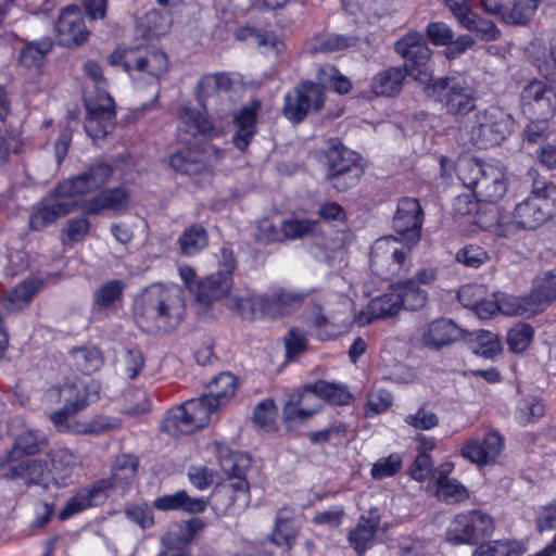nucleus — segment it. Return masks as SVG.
I'll return each instance as SVG.
<instances>
[{
  "mask_svg": "<svg viewBox=\"0 0 556 556\" xmlns=\"http://www.w3.org/2000/svg\"><path fill=\"white\" fill-rule=\"evenodd\" d=\"M435 495L446 503H459L469 498L467 488L457 479L447 477L437 478Z\"/></svg>",
  "mask_w": 556,
  "mask_h": 556,
  "instance_id": "obj_47",
  "label": "nucleus"
},
{
  "mask_svg": "<svg viewBox=\"0 0 556 556\" xmlns=\"http://www.w3.org/2000/svg\"><path fill=\"white\" fill-rule=\"evenodd\" d=\"M223 255L226 258L225 268L220 271L212 274L204 281L200 282L197 290V300L200 303L208 304L214 300H223L229 295L232 286L231 273L235 268L231 254L223 250Z\"/></svg>",
  "mask_w": 556,
  "mask_h": 556,
  "instance_id": "obj_21",
  "label": "nucleus"
},
{
  "mask_svg": "<svg viewBox=\"0 0 556 556\" xmlns=\"http://www.w3.org/2000/svg\"><path fill=\"white\" fill-rule=\"evenodd\" d=\"M545 413L544 404L536 397L522 399L515 412V419L518 424L526 426L539 420Z\"/></svg>",
  "mask_w": 556,
  "mask_h": 556,
  "instance_id": "obj_56",
  "label": "nucleus"
},
{
  "mask_svg": "<svg viewBox=\"0 0 556 556\" xmlns=\"http://www.w3.org/2000/svg\"><path fill=\"white\" fill-rule=\"evenodd\" d=\"M217 410L204 395L200 399L189 400L168 410L163 428L170 435L190 433L205 427L210 422L212 414Z\"/></svg>",
  "mask_w": 556,
  "mask_h": 556,
  "instance_id": "obj_9",
  "label": "nucleus"
},
{
  "mask_svg": "<svg viewBox=\"0 0 556 556\" xmlns=\"http://www.w3.org/2000/svg\"><path fill=\"white\" fill-rule=\"evenodd\" d=\"M168 67L167 56L157 50H142V54L136 56L135 68L140 77H146L151 83L166 72Z\"/></svg>",
  "mask_w": 556,
  "mask_h": 556,
  "instance_id": "obj_38",
  "label": "nucleus"
},
{
  "mask_svg": "<svg viewBox=\"0 0 556 556\" xmlns=\"http://www.w3.org/2000/svg\"><path fill=\"white\" fill-rule=\"evenodd\" d=\"M520 105L529 118L548 122L556 114V90L541 80H532L521 91Z\"/></svg>",
  "mask_w": 556,
  "mask_h": 556,
  "instance_id": "obj_13",
  "label": "nucleus"
},
{
  "mask_svg": "<svg viewBox=\"0 0 556 556\" xmlns=\"http://www.w3.org/2000/svg\"><path fill=\"white\" fill-rule=\"evenodd\" d=\"M207 503L203 498H192L185 491L163 495L154 501V506L161 510L182 509L190 514L205 510Z\"/></svg>",
  "mask_w": 556,
  "mask_h": 556,
  "instance_id": "obj_41",
  "label": "nucleus"
},
{
  "mask_svg": "<svg viewBox=\"0 0 556 556\" xmlns=\"http://www.w3.org/2000/svg\"><path fill=\"white\" fill-rule=\"evenodd\" d=\"M553 214H556V186L554 184L535 188L515 208V218L526 229L539 227Z\"/></svg>",
  "mask_w": 556,
  "mask_h": 556,
  "instance_id": "obj_11",
  "label": "nucleus"
},
{
  "mask_svg": "<svg viewBox=\"0 0 556 556\" xmlns=\"http://www.w3.org/2000/svg\"><path fill=\"white\" fill-rule=\"evenodd\" d=\"M260 110L261 102L254 100L235 113L236 131L232 141L237 149L244 151L255 136Z\"/></svg>",
  "mask_w": 556,
  "mask_h": 556,
  "instance_id": "obj_27",
  "label": "nucleus"
},
{
  "mask_svg": "<svg viewBox=\"0 0 556 556\" xmlns=\"http://www.w3.org/2000/svg\"><path fill=\"white\" fill-rule=\"evenodd\" d=\"M138 468V460L135 456L123 455L115 462L112 481L108 483V494L112 490H123L135 477Z\"/></svg>",
  "mask_w": 556,
  "mask_h": 556,
  "instance_id": "obj_44",
  "label": "nucleus"
},
{
  "mask_svg": "<svg viewBox=\"0 0 556 556\" xmlns=\"http://www.w3.org/2000/svg\"><path fill=\"white\" fill-rule=\"evenodd\" d=\"M224 155V151L211 147L204 151L182 149L169 157V165L177 172L193 176L203 173Z\"/></svg>",
  "mask_w": 556,
  "mask_h": 556,
  "instance_id": "obj_23",
  "label": "nucleus"
},
{
  "mask_svg": "<svg viewBox=\"0 0 556 556\" xmlns=\"http://www.w3.org/2000/svg\"><path fill=\"white\" fill-rule=\"evenodd\" d=\"M225 306L247 320L269 318L268 294H258L249 288L232 290L225 299Z\"/></svg>",
  "mask_w": 556,
  "mask_h": 556,
  "instance_id": "obj_17",
  "label": "nucleus"
},
{
  "mask_svg": "<svg viewBox=\"0 0 556 556\" xmlns=\"http://www.w3.org/2000/svg\"><path fill=\"white\" fill-rule=\"evenodd\" d=\"M475 223L483 230L492 232L495 237L502 239H514L521 230H526L519 225L515 214H501L496 207H490L477 215Z\"/></svg>",
  "mask_w": 556,
  "mask_h": 556,
  "instance_id": "obj_26",
  "label": "nucleus"
},
{
  "mask_svg": "<svg viewBox=\"0 0 556 556\" xmlns=\"http://www.w3.org/2000/svg\"><path fill=\"white\" fill-rule=\"evenodd\" d=\"M268 298L269 318H278L295 312L302 305L305 293L291 289H279L268 294Z\"/></svg>",
  "mask_w": 556,
  "mask_h": 556,
  "instance_id": "obj_37",
  "label": "nucleus"
},
{
  "mask_svg": "<svg viewBox=\"0 0 556 556\" xmlns=\"http://www.w3.org/2000/svg\"><path fill=\"white\" fill-rule=\"evenodd\" d=\"M108 496V483L102 480L89 489L80 490L71 497L64 508L60 511L59 518L65 520L87 508L101 505Z\"/></svg>",
  "mask_w": 556,
  "mask_h": 556,
  "instance_id": "obj_28",
  "label": "nucleus"
},
{
  "mask_svg": "<svg viewBox=\"0 0 556 556\" xmlns=\"http://www.w3.org/2000/svg\"><path fill=\"white\" fill-rule=\"evenodd\" d=\"M55 30L60 45L66 47L85 42L89 35L81 13L77 8H67L61 12Z\"/></svg>",
  "mask_w": 556,
  "mask_h": 556,
  "instance_id": "obj_25",
  "label": "nucleus"
},
{
  "mask_svg": "<svg viewBox=\"0 0 556 556\" xmlns=\"http://www.w3.org/2000/svg\"><path fill=\"white\" fill-rule=\"evenodd\" d=\"M125 283L118 279L102 283L93 294V306L98 309H116L123 301Z\"/></svg>",
  "mask_w": 556,
  "mask_h": 556,
  "instance_id": "obj_42",
  "label": "nucleus"
},
{
  "mask_svg": "<svg viewBox=\"0 0 556 556\" xmlns=\"http://www.w3.org/2000/svg\"><path fill=\"white\" fill-rule=\"evenodd\" d=\"M412 245L393 236L379 238L371 247V271L383 279L406 271L409 266L407 253Z\"/></svg>",
  "mask_w": 556,
  "mask_h": 556,
  "instance_id": "obj_8",
  "label": "nucleus"
},
{
  "mask_svg": "<svg viewBox=\"0 0 556 556\" xmlns=\"http://www.w3.org/2000/svg\"><path fill=\"white\" fill-rule=\"evenodd\" d=\"M404 421L416 430L429 431L439 425V417L432 410L420 407L415 413L405 416Z\"/></svg>",
  "mask_w": 556,
  "mask_h": 556,
  "instance_id": "obj_64",
  "label": "nucleus"
},
{
  "mask_svg": "<svg viewBox=\"0 0 556 556\" xmlns=\"http://www.w3.org/2000/svg\"><path fill=\"white\" fill-rule=\"evenodd\" d=\"M141 54L142 49L119 47L111 53L108 61L113 66H122L125 72L135 77V60Z\"/></svg>",
  "mask_w": 556,
  "mask_h": 556,
  "instance_id": "obj_61",
  "label": "nucleus"
},
{
  "mask_svg": "<svg viewBox=\"0 0 556 556\" xmlns=\"http://www.w3.org/2000/svg\"><path fill=\"white\" fill-rule=\"evenodd\" d=\"M184 312L182 292L175 285H152L142 291L134 305L135 320L146 331L177 327Z\"/></svg>",
  "mask_w": 556,
  "mask_h": 556,
  "instance_id": "obj_5",
  "label": "nucleus"
},
{
  "mask_svg": "<svg viewBox=\"0 0 556 556\" xmlns=\"http://www.w3.org/2000/svg\"><path fill=\"white\" fill-rule=\"evenodd\" d=\"M52 42L48 39L29 43L20 54V62L27 68L38 67L51 51Z\"/></svg>",
  "mask_w": 556,
  "mask_h": 556,
  "instance_id": "obj_57",
  "label": "nucleus"
},
{
  "mask_svg": "<svg viewBox=\"0 0 556 556\" xmlns=\"http://www.w3.org/2000/svg\"><path fill=\"white\" fill-rule=\"evenodd\" d=\"M207 450L216 456L226 476L242 480L241 477L251 465V459L245 453L232 451L226 443L219 441L210 444Z\"/></svg>",
  "mask_w": 556,
  "mask_h": 556,
  "instance_id": "obj_29",
  "label": "nucleus"
},
{
  "mask_svg": "<svg viewBox=\"0 0 556 556\" xmlns=\"http://www.w3.org/2000/svg\"><path fill=\"white\" fill-rule=\"evenodd\" d=\"M421 226L422 211L418 200H400L393 218L394 230L401 236L399 239L407 241V244H416L420 239Z\"/></svg>",
  "mask_w": 556,
  "mask_h": 556,
  "instance_id": "obj_18",
  "label": "nucleus"
},
{
  "mask_svg": "<svg viewBox=\"0 0 556 556\" xmlns=\"http://www.w3.org/2000/svg\"><path fill=\"white\" fill-rule=\"evenodd\" d=\"M534 337V329L523 323L510 328L506 336V342L513 353H522L529 349Z\"/></svg>",
  "mask_w": 556,
  "mask_h": 556,
  "instance_id": "obj_52",
  "label": "nucleus"
},
{
  "mask_svg": "<svg viewBox=\"0 0 556 556\" xmlns=\"http://www.w3.org/2000/svg\"><path fill=\"white\" fill-rule=\"evenodd\" d=\"M526 552L522 543L511 540H496L477 547L472 556H521Z\"/></svg>",
  "mask_w": 556,
  "mask_h": 556,
  "instance_id": "obj_45",
  "label": "nucleus"
},
{
  "mask_svg": "<svg viewBox=\"0 0 556 556\" xmlns=\"http://www.w3.org/2000/svg\"><path fill=\"white\" fill-rule=\"evenodd\" d=\"M7 480L22 479L26 483L47 486L49 483V468L39 459H28L11 466L2 475Z\"/></svg>",
  "mask_w": 556,
  "mask_h": 556,
  "instance_id": "obj_33",
  "label": "nucleus"
},
{
  "mask_svg": "<svg viewBox=\"0 0 556 556\" xmlns=\"http://www.w3.org/2000/svg\"><path fill=\"white\" fill-rule=\"evenodd\" d=\"M14 443L5 457L0 458V469L8 463L25 455H33L42 451L48 440L43 432L29 427H22L12 433Z\"/></svg>",
  "mask_w": 556,
  "mask_h": 556,
  "instance_id": "obj_24",
  "label": "nucleus"
},
{
  "mask_svg": "<svg viewBox=\"0 0 556 556\" xmlns=\"http://www.w3.org/2000/svg\"><path fill=\"white\" fill-rule=\"evenodd\" d=\"M539 0H506L504 22L525 24L535 12Z\"/></svg>",
  "mask_w": 556,
  "mask_h": 556,
  "instance_id": "obj_49",
  "label": "nucleus"
},
{
  "mask_svg": "<svg viewBox=\"0 0 556 556\" xmlns=\"http://www.w3.org/2000/svg\"><path fill=\"white\" fill-rule=\"evenodd\" d=\"M249 485L245 480H236L216 489L211 505L217 515L236 514L249 505Z\"/></svg>",
  "mask_w": 556,
  "mask_h": 556,
  "instance_id": "obj_22",
  "label": "nucleus"
},
{
  "mask_svg": "<svg viewBox=\"0 0 556 556\" xmlns=\"http://www.w3.org/2000/svg\"><path fill=\"white\" fill-rule=\"evenodd\" d=\"M409 64L405 65V70L400 67H390L379 73L371 83V91L376 96L381 97H393L397 94L403 86V81L406 75H409V70L413 66H417L419 70L422 68L417 65L413 60L404 58Z\"/></svg>",
  "mask_w": 556,
  "mask_h": 556,
  "instance_id": "obj_30",
  "label": "nucleus"
},
{
  "mask_svg": "<svg viewBox=\"0 0 556 556\" xmlns=\"http://www.w3.org/2000/svg\"><path fill=\"white\" fill-rule=\"evenodd\" d=\"M288 400L293 404L299 405L302 413L307 415L309 418L323 407L320 397L315 390V383L306 387L301 392L292 393Z\"/></svg>",
  "mask_w": 556,
  "mask_h": 556,
  "instance_id": "obj_58",
  "label": "nucleus"
},
{
  "mask_svg": "<svg viewBox=\"0 0 556 556\" xmlns=\"http://www.w3.org/2000/svg\"><path fill=\"white\" fill-rule=\"evenodd\" d=\"M395 51L403 58L413 60L422 68L413 66L409 75L418 81L428 96L438 98L451 115H465L476 105L473 90L464 79L441 78L432 83L433 68L430 64L431 50L424 42L421 34L410 31L395 43Z\"/></svg>",
  "mask_w": 556,
  "mask_h": 556,
  "instance_id": "obj_1",
  "label": "nucleus"
},
{
  "mask_svg": "<svg viewBox=\"0 0 556 556\" xmlns=\"http://www.w3.org/2000/svg\"><path fill=\"white\" fill-rule=\"evenodd\" d=\"M317 222L292 215L281 223L282 239H298L314 231Z\"/></svg>",
  "mask_w": 556,
  "mask_h": 556,
  "instance_id": "obj_59",
  "label": "nucleus"
},
{
  "mask_svg": "<svg viewBox=\"0 0 556 556\" xmlns=\"http://www.w3.org/2000/svg\"><path fill=\"white\" fill-rule=\"evenodd\" d=\"M324 101V92L319 85L302 84L285 96L283 115L291 123L298 124L311 111H318Z\"/></svg>",
  "mask_w": 556,
  "mask_h": 556,
  "instance_id": "obj_16",
  "label": "nucleus"
},
{
  "mask_svg": "<svg viewBox=\"0 0 556 556\" xmlns=\"http://www.w3.org/2000/svg\"><path fill=\"white\" fill-rule=\"evenodd\" d=\"M380 515L377 509H371L368 516H363L355 529L351 531L349 540L355 551L363 553L371 545L379 531Z\"/></svg>",
  "mask_w": 556,
  "mask_h": 556,
  "instance_id": "obj_35",
  "label": "nucleus"
},
{
  "mask_svg": "<svg viewBox=\"0 0 556 556\" xmlns=\"http://www.w3.org/2000/svg\"><path fill=\"white\" fill-rule=\"evenodd\" d=\"M471 349L476 354L485 358H493L503 351L498 336L486 330L475 333L471 339Z\"/></svg>",
  "mask_w": 556,
  "mask_h": 556,
  "instance_id": "obj_50",
  "label": "nucleus"
},
{
  "mask_svg": "<svg viewBox=\"0 0 556 556\" xmlns=\"http://www.w3.org/2000/svg\"><path fill=\"white\" fill-rule=\"evenodd\" d=\"M51 473V480L56 485H66L72 479L74 465L76 463L74 455L65 448H60L48 454Z\"/></svg>",
  "mask_w": 556,
  "mask_h": 556,
  "instance_id": "obj_40",
  "label": "nucleus"
},
{
  "mask_svg": "<svg viewBox=\"0 0 556 556\" xmlns=\"http://www.w3.org/2000/svg\"><path fill=\"white\" fill-rule=\"evenodd\" d=\"M128 202L129 197L124 188H113L100 192L90 200L81 201L80 208L86 214H98L105 210H124Z\"/></svg>",
  "mask_w": 556,
  "mask_h": 556,
  "instance_id": "obj_32",
  "label": "nucleus"
},
{
  "mask_svg": "<svg viewBox=\"0 0 556 556\" xmlns=\"http://www.w3.org/2000/svg\"><path fill=\"white\" fill-rule=\"evenodd\" d=\"M205 523L200 518L172 525L162 538L164 546L169 551L186 549L187 545L204 528Z\"/></svg>",
  "mask_w": 556,
  "mask_h": 556,
  "instance_id": "obj_31",
  "label": "nucleus"
},
{
  "mask_svg": "<svg viewBox=\"0 0 556 556\" xmlns=\"http://www.w3.org/2000/svg\"><path fill=\"white\" fill-rule=\"evenodd\" d=\"M112 176V168L106 164H97L87 172L64 180L54 190V201L45 203L30 215L29 225L41 230L58 218L73 212L79 204L76 197L91 192L103 186Z\"/></svg>",
  "mask_w": 556,
  "mask_h": 556,
  "instance_id": "obj_4",
  "label": "nucleus"
},
{
  "mask_svg": "<svg viewBox=\"0 0 556 556\" xmlns=\"http://www.w3.org/2000/svg\"><path fill=\"white\" fill-rule=\"evenodd\" d=\"M42 288L43 281L39 278L23 280L7 293L4 307L12 312L25 308Z\"/></svg>",
  "mask_w": 556,
  "mask_h": 556,
  "instance_id": "obj_36",
  "label": "nucleus"
},
{
  "mask_svg": "<svg viewBox=\"0 0 556 556\" xmlns=\"http://www.w3.org/2000/svg\"><path fill=\"white\" fill-rule=\"evenodd\" d=\"M231 87V80L226 74L204 75L197 88V97L202 102L204 99L217 92L226 91Z\"/></svg>",
  "mask_w": 556,
  "mask_h": 556,
  "instance_id": "obj_53",
  "label": "nucleus"
},
{
  "mask_svg": "<svg viewBox=\"0 0 556 556\" xmlns=\"http://www.w3.org/2000/svg\"><path fill=\"white\" fill-rule=\"evenodd\" d=\"M298 531L288 517L278 515L268 540L276 546L290 549L295 542Z\"/></svg>",
  "mask_w": 556,
  "mask_h": 556,
  "instance_id": "obj_46",
  "label": "nucleus"
},
{
  "mask_svg": "<svg viewBox=\"0 0 556 556\" xmlns=\"http://www.w3.org/2000/svg\"><path fill=\"white\" fill-rule=\"evenodd\" d=\"M530 294L533 302H540L541 313L549 302L556 300V276L545 275L536 278Z\"/></svg>",
  "mask_w": 556,
  "mask_h": 556,
  "instance_id": "obj_55",
  "label": "nucleus"
},
{
  "mask_svg": "<svg viewBox=\"0 0 556 556\" xmlns=\"http://www.w3.org/2000/svg\"><path fill=\"white\" fill-rule=\"evenodd\" d=\"M495 525L493 518L481 510H468L457 514L448 523L445 540L453 545H473L492 535Z\"/></svg>",
  "mask_w": 556,
  "mask_h": 556,
  "instance_id": "obj_10",
  "label": "nucleus"
},
{
  "mask_svg": "<svg viewBox=\"0 0 556 556\" xmlns=\"http://www.w3.org/2000/svg\"><path fill=\"white\" fill-rule=\"evenodd\" d=\"M496 296L501 314L531 317L540 313V302H533L531 294L526 298L496 293Z\"/></svg>",
  "mask_w": 556,
  "mask_h": 556,
  "instance_id": "obj_39",
  "label": "nucleus"
},
{
  "mask_svg": "<svg viewBox=\"0 0 556 556\" xmlns=\"http://www.w3.org/2000/svg\"><path fill=\"white\" fill-rule=\"evenodd\" d=\"M505 448L504 437L490 430L483 437L467 439L459 448L460 456L470 464L482 468L495 464Z\"/></svg>",
  "mask_w": 556,
  "mask_h": 556,
  "instance_id": "obj_14",
  "label": "nucleus"
},
{
  "mask_svg": "<svg viewBox=\"0 0 556 556\" xmlns=\"http://www.w3.org/2000/svg\"><path fill=\"white\" fill-rule=\"evenodd\" d=\"M76 368L85 375L99 370L103 364L100 351L96 348H80L72 353Z\"/></svg>",
  "mask_w": 556,
  "mask_h": 556,
  "instance_id": "obj_51",
  "label": "nucleus"
},
{
  "mask_svg": "<svg viewBox=\"0 0 556 556\" xmlns=\"http://www.w3.org/2000/svg\"><path fill=\"white\" fill-rule=\"evenodd\" d=\"M402 468V457L394 453L388 457L379 458L371 467V477L376 480H382L394 476Z\"/></svg>",
  "mask_w": 556,
  "mask_h": 556,
  "instance_id": "obj_62",
  "label": "nucleus"
},
{
  "mask_svg": "<svg viewBox=\"0 0 556 556\" xmlns=\"http://www.w3.org/2000/svg\"><path fill=\"white\" fill-rule=\"evenodd\" d=\"M463 337V330L450 319H437L416 330L413 340L428 349L440 350Z\"/></svg>",
  "mask_w": 556,
  "mask_h": 556,
  "instance_id": "obj_19",
  "label": "nucleus"
},
{
  "mask_svg": "<svg viewBox=\"0 0 556 556\" xmlns=\"http://www.w3.org/2000/svg\"><path fill=\"white\" fill-rule=\"evenodd\" d=\"M317 77L319 84L331 87L338 93H348L352 88L351 81L331 65L321 66Z\"/></svg>",
  "mask_w": 556,
  "mask_h": 556,
  "instance_id": "obj_60",
  "label": "nucleus"
},
{
  "mask_svg": "<svg viewBox=\"0 0 556 556\" xmlns=\"http://www.w3.org/2000/svg\"><path fill=\"white\" fill-rule=\"evenodd\" d=\"M178 243L184 255L192 256L206 247L207 233L202 226H191L182 232Z\"/></svg>",
  "mask_w": 556,
  "mask_h": 556,
  "instance_id": "obj_48",
  "label": "nucleus"
},
{
  "mask_svg": "<svg viewBox=\"0 0 556 556\" xmlns=\"http://www.w3.org/2000/svg\"><path fill=\"white\" fill-rule=\"evenodd\" d=\"M393 286L401 300V309L416 311L426 305L428 293L422 287L416 285V281L408 279Z\"/></svg>",
  "mask_w": 556,
  "mask_h": 556,
  "instance_id": "obj_43",
  "label": "nucleus"
},
{
  "mask_svg": "<svg viewBox=\"0 0 556 556\" xmlns=\"http://www.w3.org/2000/svg\"><path fill=\"white\" fill-rule=\"evenodd\" d=\"M353 302L344 295H331L323 305L312 308L307 317L308 327L321 339L346 330L352 325L364 327L378 319L396 315L401 311V300L394 286L381 295L375 296L358 314H353Z\"/></svg>",
  "mask_w": 556,
  "mask_h": 556,
  "instance_id": "obj_2",
  "label": "nucleus"
},
{
  "mask_svg": "<svg viewBox=\"0 0 556 556\" xmlns=\"http://www.w3.org/2000/svg\"><path fill=\"white\" fill-rule=\"evenodd\" d=\"M328 176L333 179L338 190L354 186L361 176L358 155L338 141H331L326 152Z\"/></svg>",
  "mask_w": 556,
  "mask_h": 556,
  "instance_id": "obj_12",
  "label": "nucleus"
},
{
  "mask_svg": "<svg viewBox=\"0 0 556 556\" xmlns=\"http://www.w3.org/2000/svg\"><path fill=\"white\" fill-rule=\"evenodd\" d=\"M219 135L218 130L206 117L205 112L184 106L179 114L177 136L182 142L202 141Z\"/></svg>",
  "mask_w": 556,
  "mask_h": 556,
  "instance_id": "obj_20",
  "label": "nucleus"
},
{
  "mask_svg": "<svg viewBox=\"0 0 556 556\" xmlns=\"http://www.w3.org/2000/svg\"><path fill=\"white\" fill-rule=\"evenodd\" d=\"M87 116L85 129L92 140L104 139L114 128L115 105L113 98L100 90L96 98L86 99Z\"/></svg>",
  "mask_w": 556,
  "mask_h": 556,
  "instance_id": "obj_15",
  "label": "nucleus"
},
{
  "mask_svg": "<svg viewBox=\"0 0 556 556\" xmlns=\"http://www.w3.org/2000/svg\"><path fill=\"white\" fill-rule=\"evenodd\" d=\"M315 390L320 397L321 404L324 401H328L334 405H345L351 401V394L343 384L319 380L315 382Z\"/></svg>",
  "mask_w": 556,
  "mask_h": 556,
  "instance_id": "obj_54",
  "label": "nucleus"
},
{
  "mask_svg": "<svg viewBox=\"0 0 556 556\" xmlns=\"http://www.w3.org/2000/svg\"><path fill=\"white\" fill-rule=\"evenodd\" d=\"M456 173L480 201L495 203L507 191L506 172L500 164L482 162L464 155L457 160Z\"/></svg>",
  "mask_w": 556,
  "mask_h": 556,
  "instance_id": "obj_6",
  "label": "nucleus"
},
{
  "mask_svg": "<svg viewBox=\"0 0 556 556\" xmlns=\"http://www.w3.org/2000/svg\"><path fill=\"white\" fill-rule=\"evenodd\" d=\"M50 403L64 402L62 409L50 415V419L60 432L78 434L100 433L116 426V422L102 417L70 421V417L99 399V386L88 378H76L60 388L46 393Z\"/></svg>",
  "mask_w": 556,
  "mask_h": 556,
  "instance_id": "obj_3",
  "label": "nucleus"
},
{
  "mask_svg": "<svg viewBox=\"0 0 556 556\" xmlns=\"http://www.w3.org/2000/svg\"><path fill=\"white\" fill-rule=\"evenodd\" d=\"M344 240L343 236L325 242L323 247H318L316 256L323 258L330 266H337L343 262L344 257Z\"/></svg>",
  "mask_w": 556,
  "mask_h": 556,
  "instance_id": "obj_63",
  "label": "nucleus"
},
{
  "mask_svg": "<svg viewBox=\"0 0 556 556\" xmlns=\"http://www.w3.org/2000/svg\"><path fill=\"white\" fill-rule=\"evenodd\" d=\"M238 389V379L230 372H220L207 386L205 399L217 409L227 405Z\"/></svg>",
  "mask_w": 556,
  "mask_h": 556,
  "instance_id": "obj_34",
  "label": "nucleus"
},
{
  "mask_svg": "<svg viewBox=\"0 0 556 556\" xmlns=\"http://www.w3.org/2000/svg\"><path fill=\"white\" fill-rule=\"evenodd\" d=\"M513 125L510 116L504 111L492 108L478 112L465 126L467 141L479 149L501 143L509 134Z\"/></svg>",
  "mask_w": 556,
  "mask_h": 556,
  "instance_id": "obj_7",
  "label": "nucleus"
}]
</instances>
